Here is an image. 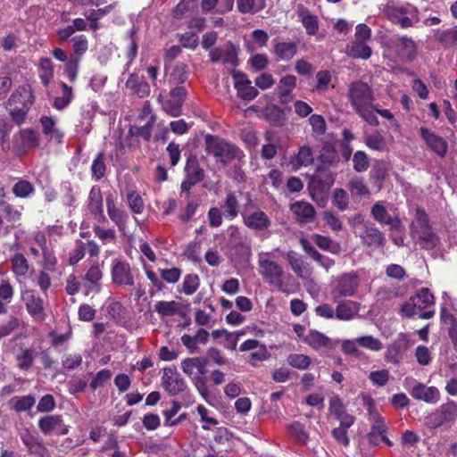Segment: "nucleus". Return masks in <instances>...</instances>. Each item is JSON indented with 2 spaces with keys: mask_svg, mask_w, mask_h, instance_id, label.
<instances>
[{
  "mask_svg": "<svg viewBox=\"0 0 457 457\" xmlns=\"http://www.w3.org/2000/svg\"><path fill=\"white\" fill-rule=\"evenodd\" d=\"M272 252H260L257 255L258 272L270 286L287 295L298 289V283L281 265L273 261Z\"/></svg>",
  "mask_w": 457,
  "mask_h": 457,
  "instance_id": "f257e3e1",
  "label": "nucleus"
},
{
  "mask_svg": "<svg viewBox=\"0 0 457 457\" xmlns=\"http://www.w3.org/2000/svg\"><path fill=\"white\" fill-rule=\"evenodd\" d=\"M410 234L413 241L425 249H433L439 243V238L429 223L428 215L420 206L415 208L414 218L410 225Z\"/></svg>",
  "mask_w": 457,
  "mask_h": 457,
  "instance_id": "f03ea898",
  "label": "nucleus"
},
{
  "mask_svg": "<svg viewBox=\"0 0 457 457\" xmlns=\"http://www.w3.org/2000/svg\"><path fill=\"white\" fill-rule=\"evenodd\" d=\"M435 303L434 295L428 288H420L417 293L402 306V313L404 316L411 317L420 315V318L428 320L434 316V311H422Z\"/></svg>",
  "mask_w": 457,
  "mask_h": 457,
  "instance_id": "7ed1b4c3",
  "label": "nucleus"
},
{
  "mask_svg": "<svg viewBox=\"0 0 457 457\" xmlns=\"http://www.w3.org/2000/svg\"><path fill=\"white\" fill-rule=\"evenodd\" d=\"M205 150L212 154L217 162L224 164L234 159L240 158L242 152L235 145L212 135H207L204 138Z\"/></svg>",
  "mask_w": 457,
  "mask_h": 457,
  "instance_id": "20e7f679",
  "label": "nucleus"
},
{
  "mask_svg": "<svg viewBox=\"0 0 457 457\" xmlns=\"http://www.w3.org/2000/svg\"><path fill=\"white\" fill-rule=\"evenodd\" d=\"M403 385L410 395L416 400L431 404H435L440 400V391L436 386H428L412 378H406Z\"/></svg>",
  "mask_w": 457,
  "mask_h": 457,
  "instance_id": "39448f33",
  "label": "nucleus"
},
{
  "mask_svg": "<svg viewBox=\"0 0 457 457\" xmlns=\"http://www.w3.org/2000/svg\"><path fill=\"white\" fill-rule=\"evenodd\" d=\"M207 360L201 357H188L181 361L183 372L188 376L196 386L199 392L204 395V383L202 376L206 373Z\"/></svg>",
  "mask_w": 457,
  "mask_h": 457,
  "instance_id": "423d86ee",
  "label": "nucleus"
},
{
  "mask_svg": "<svg viewBox=\"0 0 457 457\" xmlns=\"http://www.w3.org/2000/svg\"><path fill=\"white\" fill-rule=\"evenodd\" d=\"M360 278L355 272H349L341 275L331 290V299L338 303L342 297L353 296L358 290Z\"/></svg>",
  "mask_w": 457,
  "mask_h": 457,
  "instance_id": "0eeeda50",
  "label": "nucleus"
},
{
  "mask_svg": "<svg viewBox=\"0 0 457 457\" xmlns=\"http://www.w3.org/2000/svg\"><path fill=\"white\" fill-rule=\"evenodd\" d=\"M384 13L389 21L399 25L402 29L411 28L419 21L417 11L414 8L387 5L384 8Z\"/></svg>",
  "mask_w": 457,
  "mask_h": 457,
  "instance_id": "6e6552de",
  "label": "nucleus"
},
{
  "mask_svg": "<svg viewBox=\"0 0 457 457\" xmlns=\"http://www.w3.org/2000/svg\"><path fill=\"white\" fill-rule=\"evenodd\" d=\"M348 96L355 111L371 105L374 102L371 88L362 81H355L349 85Z\"/></svg>",
  "mask_w": 457,
  "mask_h": 457,
  "instance_id": "1a4fd4ad",
  "label": "nucleus"
},
{
  "mask_svg": "<svg viewBox=\"0 0 457 457\" xmlns=\"http://www.w3.org/2000/svg\"><path fill=\"white\" fill-rule=\"evenodd\" d=\"M457 417V403L449 401L426 417L425 423L430 428H438L445 423L454 420Z\"/></svg>",
  "mask_w": 457,
  "mask_h": 457,
  "instance_id": "9d476101",
  "label": "nucleus"
},
{
  "mask_svg": "<svg viewBox=\"0 0 457 457\" xmlns=\"http://www.w3.org/2000/svg\"><path fill=\"white\" fill-rule=\"evenodd\" d=\"M356 237L360 238L364 246L373 249L384 246L386 244L384 234L371 221L363 224V228H360Z\"/></svg>",
  "mask_w": 457,
  "mask_h": 457,
  "instance_id": "9b49d317",
  "label": "nucleus"
},
{
  "mask_svg": "<svg viewBox=\"0 0 457 457\" xmlns=\"http://www.w3.org/2000/svg\"><path fill=\"white\" fill-rule=\"evenodd\" d=\"M231 76L237 97L244 101L250 102L258 96V90L252 85L251 80L245 73L233 70Z\"/></svg>",
  "mask_w": 457,
  "mask_h": 457,
  "instance_id": "f8f14e48",
  "label": "nucleus"
},
{
  "mask_svg": "<svg viewBox=\"0 0 457 457\" xmlns=\"http://www.w3.org/2000/svg\"><path fill=\"white\" fill-rule=\"evenodd\" d=\"M22 300L25 303L29 314L37 321H43L46 319L44 300L35 290L28 289L22 292Z\"/></svg>",
  "mask_w": 457,
  "mask_h": 457,
  "instance_id": "ddd939ff",
  "label": "nucleus"
},
{
  "mask_svg": "<svg viewBox=\"0 0 457 457\" xmlns=\"http://www.w3.org/2000/svg\"><path fill=\"white\" fill-rule=\"evenodd\" d=\"M112 280L118 286H134L135 278L130 265L121 260L112 261L111 270Z\"/></svg>",
  "mask_w": 457,
  "mask_h": 457,
  "instance_id": "4468645a",
  "label": "nucleus"
},
{
  "mask_svg": "<svg viewBox=\"0 0 457 457\" xmlns=\"http://www.w3.org/2000/svg\"><path fill=\"white\" fill-rule=\"evenodd\" d=\"M396 55L403 62H412L417 56V45L407 36L397 37L391 42Z\"/></svg>",
  "mask_w": 457,
  "mask_h": 457,
  "instance_id": "2eb2a0df",
  "label": "nucleus"
},
{
  "mask_svg": "<svg viewBox=\"0 0 457 457\" xmlns=\"http://www.w3.org/2000/svg\"><path fill=\"white\" fill-rule=\"evenodd\" d=\"M373 219L380 224L389 226L392 230H402L403 226L398 217H392L387 212L385 203L382 201L376 202L370 210Z\"/></svg>",
  "mask_w": 457,
  "mask_h": 457,
  "instance_id": "dca6fc26",
  "label": "nucleus"
},
{
  "mask_svg": "<svg viewBox=\"0 0 457 457\" xmlns=\"http://www.w3.org/2000/svg\"><path fill=\"white\" fill-rule=\"evenodd\" d=\"M105 201L107 214L110 220L118 227L120 232L124 233L127 228L129 214L118 207L116 197L113 194H108Z\"/></svg>",
  "mask_w": 457,
  "mask_h": 457,
  "instance_id": "f3484780",
  "label": "nucleus"
},
{
  "mask_svg": "<svg viewBox=\"0 0 457 457\" xmlns=\"http://www.w3.org/2000/svg\"><path fill=\"white\" fill-rule=\"evenodd\" d=\"M162 380L165 390L172 395L179 394L186 387L185 380L178 373L175 367L164 368Z\"/></svg>",
  "mask_w": 457,
  "mask_h": 457,
  "instance_id": "a211bd4d",
  "label": "nucleus"
},
{
  "mask_svg": "<svg viewBox=\"0 0 457 457\" xmlns=\"http://www.w3.org/2000/svg\"><path fill=\"white\" fill-rule=\"evenodd\" d=\"M38 428L44 435H65L68 428L63 425L61 415H46L38 420Z\"/></svg>",
  "mask_w": 457,
  "mask_h": 457,
  "instance_id": "6ab92c4d",
  "label": "nucleus"
},
{
  "mask_svg": "<svg viewBox=\"0 0 457 457\" xmlns=\"http://www.w3.org/2000/svg\"><path fill=\"white\" fill-rule=\"evenodd\" d=\"M369 419L371 421V428L368 434L369 443L372 445H378L382 442L387 428L384 419L376 411L370 410Z\"/></svg>",
  "mask_w": 457,
  "mask_h": 457,
  "instance_id": "aec40b11",
  "label": "nucleus"
},
{
  "mask_svg": "<svg viewBox=\"0 0 457 457\" xmlns=\"http://www.w3.org/2000/svg\"><path fill=\"white\" fill-rule=\"evenodd\" d=\"M303 342L314 350H332L336 347L337 343L325 334L318 330H310L303 337Z\"/></svg>",
  "mask_w": 457,
  "mask_h": 457,
  "instance_id": "412c9836",
  "label": "nucleus"
},
{
  "mask_svg": "<svg viewBox=\"0 0 457 457\" xmlns=\"http://www.w3.org/2000/svg\"><path fill=\"white\" fill-rule=\"evenodd\" d=\"M420 136L428 147L438 156L444 157L446 154L448 145L443 137L426 128L420 129Z\"/></svg>",
  "mask_w": 457,
  "mask_h": 457,
  "instance_id": "4be33fe9",
  "label": "nucleus"
},
{
  "mask_svg": "<svg viewBox=\"0 0 457 457\" xmlns=\"http://www.w3.org/2000/svg\"><path fill=\"white\" fill-rule=\"evenodd\" d=\"M313 161L314 157L312 149L307 145H303L298 149L297 153L290 156L288 166H290L291 170L297 171L302 167L312 164Z\"/></svg>",
  "mask_w": 457,
  "mask_h": 457,
  "instance_id": "5701e85b",
  "label": "nucleus"
},
{
  "mask_svg": "<svg viewBox=\"0 0 457 457\" xmlns=\"http://www.w3.org/2000/svg\"><path fill=\"white\" fill-rule=\"evenodd\" d=\"M88 210L90 213L98 221H105L106 218L104 214L103 195L100 187L94 186L88 195Z\"/></svg>",
  "mask_w": 457,
  "mask_h": 457,
  "instance_id": "b1692460",
  "label": "nucleus"
},
{
  "mask_svg": "<svg viewBox=\"0 0 457 457\" xmlns=\"http://www.w3.org/2000/svg\"><path fill=\"white\" fill-rule=\"evenodd\" d=\"M290 210L295 215L296 220L300 223L312 222L316 212L314 207L308 202L297 201L290 205Z\"/></svg>",
  "mask_w": 457,
  "mask_h": 457,
  "instance_id": "393cba45",
  "label": "nucleus"
},
{
  "mask_svg": "<svg viewBox=\"0 0 457 457\" xmlns=\"http://www.w3.org/2000/svg\"><path fill=\"white\" fill-rule=\"evenodd\" d=\"M244 223L249 228L262 231L268 229L271 221L268 215L262 211L253 212L249 215L242 213Z\"/></svg>",
  "mask_w": 457,
  "mask_h": 457,
  "instance_id": "a878e982",
  "label": "nucleus"
},
{
  "mask_svg": "<svg viewBox=\"0 0 457 457\" xmlns=\"http://www.w3.org/2000/svg\"><path fill=\"white\" fill-rule=\"evenodd\" d=\"M209 55L212 62L222 61L233 67L237 65V53L232 46L212 48L210 50Z\"/></svg>",
  "mask_w": 457,
  "mask_h": 457,
  "instance_id": "bb28decb",
  "label": "nucleus"
},
{
  "mask_svg": "<svg viewBox=\"0 0 457 457\" xmlns=\"http://www.w3.org/2000/svg\"><path fill=\"white\" fill-rule=\"evenodd\" d=\"M345 54L354 59L368 60L372 54L368 42L353 38L345 46Z\"/></svg>",
  "mask_w": 457,
  "mask_h": 457,
  "instance_id": "cd10ccee",
  "label": "nucleus"
},
{
  "mask_svg": "<svg viewBox=\"0 0 457 457\" xmlns=\"http://www.w3.org/2000/svg\"><path fill=\"white\" fill-rule=\"evenodd\" d=\"M34 102V96L30 89L26 87H20L12 92L7 101V106H26L30 108Z\"/></svg>",
  "mask_w": 457,
  "mask_h": 457,
  "instance_id": "c85d7f7f",
  "label": "nucleus"
},
{
  "mask_svg": "<svg viewBox=\"0 0 457 457\" xmlns=\"http://www.w3.org/2000/svg\"><path fill=\"white\" fill-rule=\"evenodd\" d=\"M297 53V44L294 41H275L273 54L280 61H289Z\"/></svg>",
  "mask_w": 457,
  "mask_h": 457,
  "instance_id": "c756f323",
  "label": "nucleus"
},
{
  "mask_svg": "<svg viewBox=\"0 0 457 457\" xmlns=\"http://www.w3.org/2000/svg\"><path fill=\"white\" fill-rule=\"evenodd\" d=\"M295 85L296 78L294 75H287L280 79L277 90L282 104H287L293 99L291 93Z\"/></svg>",
  "mask_w": 457,
  "mask_h": 457,
  "instance_id": "7c9ffc66",
  "label": "nucleus"
},
{
  "mask_svg": "<svg viewBox=\"0 0 457 457\" xmlns=\"http://www.w3.org/2000/svg\"><path fill=\"white\" fill-rule=\"evenodd\" d=\"M224 216L229 220H233L240 212V204L235 192L228 191L221 205Z\"/></svg>",
  "mask_w": 457,
  "mask_h": 457,
  "instance_id": "2f4dec72",
  "label": "nucleus"
},
{
  "mask_svg": "<svg viewBox=\"0 0 457 457\" xmlns=\"http://www.w3.org/2000/svg\"><path fill=\"white\" fill-rule=\"evenodd\" d=\"M18 435L29 453L36 454L40 453L43 448V445L34 435H32L29 428H24L18 429Z\"/></svg>",
  "mask_w": 457,
  "mask_h": 457,
  "instance_id": "473e14b6",
  "label": "nucleus"
},
{
  "mask_svg": "<svg viewBox=\"0 0 457 457\" xmlns=\"http://www.w3.org/2000/svg\"><path fill=\"white\" fill-rule=\"evenodd\" d=\"M103 278V272L99 265L95 262L91 265L84 276V279L88 283L87 290L99 293L101 290L100 280Z\"/></svg>",
  "mask_w": 457,
  "mask_h": 457,
  "instance_id": "72a5a7b5",
  "label": "nucleus"
},
{
  "mask_svg": "<svg viewBox=\"0 0 457 457\" xmlns=\"http://www.w3.org/2000/svg\"><path fill=\"white\" fill-rule=\"evenodd\" d=\"M186 178L197 183L204 179V170L200 167L195 156L190 155L185 166Z\"/></svg>",
  "mask_w": 457,
  "mask_h": 457,
  "instance_id": "f704fd0d",
  "label": "nucleus"
},
{
  "mask_svg": "<svg viewBox=\"0 0 457 457\" xmlns=\"http://www.w3.org/2000/svg\"><path fill=\"white\" fill-rule=\"evenodd\" d=\"M297 13L307 34L315 35L319 29L317 16L312 14L306 8L303 6L299 7Z\"/></svg>",
  "mask_w": 457,
  "mask_h": 457,
  "instance_id": "c9c22d12",
  "label": "nucleus"
},
{
  "mask_svg": "<svg viewBox=\"0 0 457 457\" xmlns=\"http://www.w3.org/2000/svg\"><path fill=\"white\" fill-rule=\"evenodd\" d=\"M14 288L8 280L0 281V314L7 312V305L12 301Z\"/></svg>",
  "mask_w": 457,
  "mask_h": 457,
  "instance_id": "e433bc0d",
  "label": "nucleus"
},
{
  "mask_svg": "<svg viewBox=\"0 0 457 457\" xmlns=\"http://www.w3.org/2000/svg\"><path fill=\"white\" fill-rule=\"evenodd\" d=\"M357 312V303L353 301L341 302L335 310L336 318L339 320H350L355 317Z\"/></svg>",
  "mask_w": 457,
  "mask_h": 457,
  "instance_id": "4c0bfd02",
  "label": "nucleus"
},
{
  "mask_svg": "<svg viewBox=\"0 0 457 457\" xmlns=\"http://www.w3.org/2000/svg\"><path fill=\"white\" fill-rule=\"evenodd\" d=\"M11 263L12 270L19 280L21 278H25L27 276L29 270V265L23 254H14V256L11 259Z\"/></svg>",
  "mask_w": 457,
  "mask_h": 457,
  "instance_id": "58836bf2",
  "label": "nucleus"
},
{
  "mask_svg": "<svg viewBox=\"0 0 457 457\" xmlns=\"http://www.w3.org/2000/svg\"><path fill=\"white\" fill-rule=\"evenodd\" d=\"M347 187L353 197L369 196L370 194L364 179L361 177L352 178Z\"/></svg>",
  "mask_w": 457,
  "mask_h": 457,
  "instance_id": "ea45409f",
  "label": "nucleus"
},
{
  "mask_svg": "<svg viewBox=\"0 0 457 457\" xmlns=\"http://www.w3.org/2000/svg\"><path fill=\"white\" fill-rule=\"evenodd\" d=\"M188 73V67L185 63H178L169 76V83L177 86L183 84L187 81Z\"/></svg>",
  "mask_w": 457,
  "mask_h": 457,
  "instance_id": "a19ab883",
  "label": "nucleus"
},
{
  "mask_svg": "<svg viewBox=\"0 0 457 457\" xmlns=\"http://www.w3.org/2000/svg\"><path fill=\"white\" fill-rule=\"evenodd\" d=\"M238 12L241 13H256L265 7V0H237Z\"/></svg>",
  "mask_w": 457,
  "mask_h": 457,
  "instance_id": "79ce46f5",
  "label": "nucleus"
},
{
  "mask_svg": "<svg viewBox=\"0 0 457 457\" xmlns=\"http://www.w3.org/2000/svg\"><path fill=\"white\" fill-rule=\"evenodd\" d=\"M180 309V304L175 301H159L154 305V311L162 317L174 316Z\"/></svg>",
  "mask_w": 457,
  "mask_h": 457,
  "instance_id": "37998d69",
  "label": "nucleus"
},
{
  "mask_svg": "<svg viewBox=\"0 0 457 457\" xmlns=\"http://www.w3.org/2000/svg\"><path fill=\"white\" fill-rule=\"evenodd\" d=\"M61 87L62 88V96H57L54 99L53 106L59 111L66 108L73 98L72 88L69 87L66 83L61 82Z\"/></svg>",
  "mask_w": 457,
  "mask_h": 457,
  "instance_id": "c03bdc74",
  "label": "nucleus"
},
{
  "mask_svg": "<svg viewBox=\"0 0 457 457\" xmlns=\"http://www.w3.org/2000/svg\"><path fill=\"white\" fill-rule=\"evenodd\" d=\"M199 286V277L196 274H187L184 277L180 288H179V292H183L187 295H191L198 289Z\"/></svg>",
  "mask_w": 457,
  "mask_h": 457,
  "instance_id": "a18cd8bd",
  "label": "nucleus"
},
{
  "mask_svg": "<svg viewBox=\"0 0 457 457\" xmlns=\"http://www.w3.org/2000/svg\"><path fill=\"white\" fill-rule=\"evenodd\" d=\"M364 143L370 149L375 151H383L386 145L385 137L378 131L367 135Z\"/></svg>",
  "mask_w": 457,
  "mask_h": 457,
  "instance_id": "49530a36",
  "label": "nucleus"
},
{
  "mask_svg": "<svg viewBox=\"0 0 457 457\" xmlns=\"http://www.w3.org/2000/svg\"><path fill=\"white\" fill-rule=\"evenodd\" d=\"M127 203L132 212L136 214L142 213L144 211V201L140 195L134 190L127 193Z\"/></svg>",
  "mask_w": 457,
  "mask_h": 457,
  "instance_id": "de8ad7c7",
  "label": "nucleus"
},
{
  "mask_svg": "<svg viewBox=\"0 0 457 457\" xmlns=\"http://www.w3.org/2000/svg\"><path fill=\"white\" fill-rule=\"evenodd\" d=\"M12 409L17 412H22L29 411L34 406L36 399L34 396L28 395L15 397L12 399Z\"/></svg>",
  "mask_w": 457,
  "mask_h": 457,
  "instance_id": "09e8293b",
  "label": "nucleus"
},
{
  "mask_svg": "<svg viewBox=\"0 0 457 457\" xmlns=\"http://www.w3.org/2000/svg\"><path fill=\"white\" fill-rule=\"evenodd\" d=\"M357 343L359 346L372 352H378L383 348L382 342L372 336L359 337H357Z\"/></svg>",
  "mask_w": 457,
  "mask_h": 457,
  "instance_id": "8fccbe9b",
  "label": "nucleus"
},
{
  "mask_svg": "<svg viewBox=\"0 0 457 457\" xmlns=\"http://www.w3.org/2000/svg\"><path fill=\"white\" fill-rule=\"evenodd\" d=\"M158 101L162 104V110L172 117H178L181 114V106L182 104L180 102L176 101V99H167L162 100V96L158 97Z\"/></svg>",
  "mask_w": 457,
  "mask_h": 457,
  "instance_id": "3c124183",
  "label": "nucleus"
},
{
  "mask_svg": "<svg viewBox=\"0 0 457 457\" xmlns=\"http://www.w3.org/2000/svg\"><path fill=\"white\" fill-rule=\"evenodd\" d=\"M332 204L340 211H345L349 206V196L347 192L342 188H337L332 195Z\"/></svg>",
  "mask_w": 457,
  "mask_h": 457,
  "instance_id": "603ef678",
  "label": "nucleus"
},
{
  "mask_svg": "<svg viewBox=\"0 0 457 457\" xmlns=\"http://www.w3.org/2000/svg\"><path fill=\"white\" fill-rule=\"evenodd\" d=\"M34 190L33 185L29 181L24 179L19 180L12 187V193L20 198H26L29 196Z\"/></svg>",
  "mask_w": 457,
  "mask_h": 457,
  "instance_id": "864d4df0",
  "label": "nucleus"
},
{
  "mask_svg": "<svg viewBox=\"0 0 457 457\" xmlns=\"http://www.w3.org/2000/svg\"><path fill=\"white\" fill-rule=\"evenodd\" d=\"M155 120V115H151L145 125L141 127H134L130 131L135 135L142 137L145 140L149 141L152 137V128Z\"/></svg>",
  "mask_w": 457,
  "mask_h": 457,
  "instance_id": "5fc2aeb1",
  "label": "nucleus"
},
{
  "mask_svg": "<svg viewBox=\"0 0 457 457\" xmlns=\"http://www.w3.org/2000/svg\"><path fill=\"white\" fill-rule=\"evenodd\" d=\"M270 353L267 350L266 345L262 344L260 347H258L256 350L251 353V354L249 355L248 362L250 365L255 367L260 362L270 359Z\"/></svg>",
  "mask_w": 457,
  "mask_h": 457,
  "instance_id": "6e6d98bb",
  "label": "nucleus"
},
{
  "mask_svg": "<svg viewBox=\"0 0 457 457\" xmlns=\"http://www.w3.org/2000/svg\"><path fill=\"white\" fill-rule=\"evenodd\" d=\"M287 362L295 369L306 370L311 364V358L304 354L293 353L287 357Z\"/></svg>",
  "mask_w": 457,
  "mask_h": 457,
  "instance_id": "4d7b16f0",
  "label": "nucleus"
},
{
  "mask_svg": "<svg viewBox=\"0 0 457 457\" xmlns=\"http://www.w3.org/2000/svg\"><path fill=\"white\" fill-rule=\"evenodd\" d=\"M198 0H181L173 9V16L176 19L182 18L186 13L194 10Z\"/></svg>",
  "mask_w": 457,
  "mask_h": 457,
  "instance_id": "13d9d810",
  "label": "nucleus"
},
{
  "mask_svg": "<svg viewBox=\"0 0 457 457\" xmlns=\"http://www.w3.org/2000/svg\"><path fill=\"white\" fill-rule=\"evenodd\" d=\"M317 85L314 91L325 92L329 88L332 79L331 73L328 71H320L316 74Z\"/></svg>",
  "mask_w": 457,
  "mask_h": 457,
  "instance_id": "bf43d9fd",
  "label": "nucleus"
},
{
  "mask_svg": "<svg viewBox=\"0 0 457 457\" xmlns=\"http://www.w3.org/2000/svg\"><path fill=\"white\" fill-rule=\"evenodd\" d=\"M353 169L357 172H363L370 166L368 155L363 151H357L353 157Z\"/></svg>",
  "mask_w": 457,
  "mask_h": 457,
  "instance_id": "052dcab7",
  "label": "nucleus"
},
{
  "mask_svg": "<svg viewBox=\"0 0 457 457\" xmlns=\"http://www.w3.org/2000/svg\"><path fill=\"white\" fill-rule=\"evenodd\" d=\"M187 204L186 205L184 212L180 215V220L183 222H187L195 215L197 208L200 205V200L197 197L187 198Z\"/></svg>",
  "mask_w": 457,
  "mask_h": 457,
  "instance_id": "680f3d73",
  "label": "nucleus"
},
{
  "mask_svg": "<svg viewBox=\"0 0 457 457\" xmlns=\"http://www.w3.org/2000/svg\"><path fill=\"white\" fill-rule=\"evenodd\" d=\"M436 39L445 46L450 47L457 42V29H446L436 34Z\"/></svg>",
  "mask_w": 457,
  "mask_h": 457,
  "instance_id": "e2e57ef3",
  "label": "nucleus"
},
{
  "mask_svg": "<svg viewBox=\"0 0 457 457\" xmlns=\"http://www.w3.org/2000/svg\"><path fill=\"white\" fill-rule=\"evenodd\" d=\"M73 57H81L88 48V42L84 35L74 37L72 39Z\"/></svg>",
  "mask_w": 457,
  "mask_h": 457,
  "instance_id": "0e129e2a",
  "label": "nucleus"
},
{
  "mask_svg": "<svg viewBox=\"0 0 457 457\" xmlns=\"http://www.w3.org/2000/svg\"><path fill=\"white\" fill-rule=\"evenodd\" d=\"M92 176L96 180H99L105 174V164L104 162V155L102 153H99L97 156L93 161L92 166Z\"/></svg>",
  "mask_w": 457,
  "mask_h": 457,
  "instance_id": "69168bd1",
  "label": "nucleus"
},
{
  "mask_svg": "<svg viewBox=\"0 0 457 457\" xmlns=\"http://www.w3.org/2000/svg\"><path fill=\"white\" fill-rule=\"evenodd\" d=\"M10 111V115L12 120L18 125H21L24 122L27 113L30 108H26V106H20L15 104V106H7Z\"/></svg>",
  "mask_w": 457,
  "mask_h": 457,
  "instance_id": "338daca9",
  "label": "nucleus"
},
{
  "mask_svg": "<svg viewBox=\"0 0 457 457\" xmlns=\"http://www.w3.org/2000/svg\"><path fill=\"white\" fill-rule=\"evenodd\" d=\"M452 377L446 382L445 391L448 395L455 396L457 395V364H453L449 367Z\"/></svg>",
  "mask_w": 457,
  "mask_h": 457,
  "instance_id": "774afa93",
  "label": "nucleus"
}]
</instances>
